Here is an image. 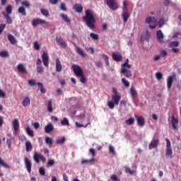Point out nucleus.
Here are the masks:
<instances>
[{
    "mask_svg": "<svg viewBox=\"0 0 181 181\" xmlns=\"http://www.w3.org/2000/svg\"><path fill=\"white\" fill-rule=\"evenodd\" d=\"M83 19L89 29H95V18H94L93 11L90 9L86 10Z\"/></svg>",
    "mask_w": 181,
    "mask_h": 181,
    "instance_id": "f257e3e1",
    "label": "nucleus"
},
{
    "mask_svg": "<svg viewBox=\"0 0 181 181\" xmlns=\"http://www.w3.org/2000/svg\"><path fill=\"white\" fill-rule=\"evenodd\" d=\"M119 102H121V94L117 91L113 92L111 100L107 102V107H108L110 110H114L115 106L119 105Z\"/></svg>",
    "mask_w": 181,
    "mask_h": 181,
    "instance_id": "f03ea898",
    "label": "nucleus"
},
{
    "mask_svg": "<svg viewBox=\"0 0 181 181\" xmlns=\"http://www.w3.org/2000/svg\"><path fill=\"white\" fill-rule=\"evenodd\" d=\"M131 69V64H129V59H127L125 62L123 63L121 66V74H124L127 78H130L132 77V72L131 70H128Z\"/></svg>",
    "mask_w": 181,
    "mask_h": 181,
    "instance_id": "7ed1b4c3",
    "label": "nucleus"
},
{
    "mask_svg": "<svg viewBox=\"0 0 181 181\" xmlns=\"http://www.w3.org/2000/svg\"><path fill=\"white\" fill-rule=\"evenodd\" d=\"M166 151H165V156L167 158H172V147H171V142L170 141L169 139H166Z\"/></svg>",
    "mask_w": 181,
    "mask_h": 181,
    "instance_id": "20e7f679",
    "label": "nucleus"
},
{
    "mask_svg": "<svg viewBox=\"0 0 181 181\" xmlns=\"http://www.w3.org/2000/svg\"><path fill=\"white\" fill-rule=\"evenodd\" d=\"M71 69L76 77H78V76H83V74H84L83 72V69L81 68V66L77 64H73Z\"/></svg>",
    "mask_w": 181,
    "mask_h": 181,
    "instance_id": "39448f33",
    "label": "nucleus"
},
{
    "mask_svg": "<svg viewBox=\"0 0 181 181\" xmlns=\"http://www.w3.org/2000/svg\"><path fill=\"white\" fill-rule=\"evenodd\" d=\"M106 4L111 11H117L118 9V3L115 0H106Z\"/></svg>",
    "mask_w": 181,
    "mask_h": 181,
    "instance_id": "423d86ee",
    "label": "nucleus"
},
{
    "mask_svg": "<svg viewBox=\"0 0 181 181\" xmlns=\"http://www.w3.org/2000/svg\"><path fill=\"white\" fill-rule=\"evenodd\" d=\"M46 23H47L46 21L39 18H34L32 21V26L33 28H37L39 25H46Z\"/></svg>",
    "mask_w": 181,
    "mask_h": 181,
    "instance_id": "0eeeda50",
    "label": "nucleus"
},
{
    "mask_svg": "<svg viewBox=\"0 0 181 181\" xmlns=\"http://www.w3.org/2000/svg\"><path fill=\"white\" fill-rule=\"evenodd\" d=\"M28 84L31 86H37L38 90H40V91H45V88H43V83L40 82L37 83L35 80L30 79L28 81Z\"/></svg>",
    "mask_w": 181,
    "mask_h": 181,
    "instance_id": "6e6552de",
    "label": "nucleus"
},
{
    "mask_svg": "<svg viewBox=\"0 0 181 181\" xmlns=\"http://www.w3.org/2000/svg\"><path fill=\"white\" fill-rule=\"evenodd\" d=\"M34 161L36 162L37 164H39L40 162H45V158L42 154H40L37 152H35L34 153Z\"/></svg>",
    "mask_w": 181,
    "mask_h": 181,
    "instance_id": "1a4fd4ad",
    "label": "nucleus"
},
{
    "mask_svg": "<svg viewBox=\"0 0 181 181\" xmlns=\"http://www.w3.org/2000/svg\"><path fill=\"white\" fill-rule=\"evenodd\" d=\"M41 57L44 66H45V67H49V54H47L46 52H44Z\"/></svg>",
    "mask_w": 181,
    "mask_h": 181,
    "instance_id": "9d476101",
    "label": "nucleus"
},
{
    "mask_svg": "<svg viewBox=\"0 0 181 181\" xmlns=\"http://www.w3.org/2000/svg\"><path fill=\"white\" fill-rule=\"evenodd\" d=\"M134 117L136 119V122L138 123L139 127H143L145 125V118L142 116L134 115Z\"/></svg>",
    "mask_w": 181,
    "mask_h": 181,
    "instance_id": "9b49d317",
    "label": "nucleus"
},
{
    "mask_svg": "<svg viewBox=\"0 0 181 181\" xmlns=\"http://www.w3.org/2000/svg\"><path fill=\"white\" fill-rule=\"evenodd\" d=\"M12 127H13V134L16 135L18 129L20 128V122L18 119H15L12 121Z\"/></svg>",
    "mask_w": 181,
    "mask_h": 181,
    "instance_id": "f8f14e48",
    "label": "nucleus"
},
{
    "mask_svg": "<svg viewBox=\"0 0 181 181\" xmlns=\"http://www.w3.org/2000/svg\"><path fill=\"white\" fill-rule=\"evenodd\" d=\"M24 164L25 165L26 171H28V173H30L32 164L30 160L28 157L24 158Z\"/></svg>",
    "mask_w": 181,
    "mask_h": 181,
    "instance_id": "ddd939ff",
    "label": "nucleus"
},
{
    "mask_svg": "<svg viewBox=\"0 0 181 181\" xmlns=\"http://www.w3.org/2000/svg\"><path fill=\"white\" fill-rule=\"evenodd\" d=\"M158 144H159V139H156L154 140H152V141L149 143L148 149L152 150L153 148H157Z\"/></svg>",
    "mask_w": 181,
    "mask_h": 181,
    "instance_id": "4468645a",
    "label": "nucleus"
},
{
    "mask_svg": "<svg viewBox=\"0 0 181 181\" xmlns=\"http://www.w3.org/2000/svg\"><path fill=\"white\" fill-rule=\"evenodd\" d=\"M171 124H172V129L175 130L178 129V119H175V116L171 117Z\"/></svg>",
    "mask_w": 181,
    "mask_h": 181,
    "instance_id": "2eb2a0df",
    "label": "nucleus"
},
{
    "mask_svg": "<svg viewBox=\"0 0 181 181\" xmlns=\"http://www.w3.org/2000/svg\"><path fill=\"white\" fill-rule=\"evenodd\" d=\"M56 42L59 46H61V47H67V44H66L63 38L57 37Z\"/></svg>",
    "mask_w": 181,
    "mask_h": 181,
    "instance_id": "dca6fc26",
    "label": "nucleus"
},
{
    "mask_svg": "<svg viewBox=\"0 0 181 181\" xmlns=\"http://www.w3.org/2000/svg\"><path fill=\"white\" fill-rule=\"evenodd\" d=\"M54 130V125H52V123H49L44 127V132L47 134H50Z\"/></svg>",
    "mask_w": 181,
    "mask_h": 181,
    "instance_id": "f3484780",
    "label": "nucleus"
},
{
    "mask_svg": "<svg viewBox=\"0 0 181 181\" xmlns=\"http://www.w3.org/2000/svg\"><path fill=\"white\" fill-rule=\"evenodd\" d=\"M112 57L115 62H121L122 60V55L118 52L113 53Z\"/></svg>",
    "mask_w": 181,
    "mask_h": 181,
    "instance_id": "a211bd4d",
    "label": "nucleus"
},
{
    "mask_svg": "<svg viewBox=\"0 0 181 181\" xmlns=\"http://www.w3.org/2000/svg\"><path fill=\"white\" fill-rule=\"evenodd\" d=\"M17 69L20 73H22L23 74H26V73H28V71H26V67H25L23 64H19L17 66Z\"/></svg>",
    "mask_w": 181,
    "mask_h": 181,
    "instance_id": "6ab92c4d",
    "label": "nucleus"
},
{
    "mask_svg": "<svg viewBox=\"0 0 181 181\" xmlns=\"http://www.w3.org/2000/svg\"><path fill=\"white\" fill-rule=\"evenodd\" d=\"M173 80H175L174 76H168L167 79V88L170 90L172 87V85L173 84Z\"/></svg>",
    "mask_w": 181,
    "mask_h": 181,
    "instance_id": "aec40b11",
    "label": "nucleus"
},
{
    "mask_svg": "<svg viewBox=\"0 0 181 181\" xmlns=\"http://www.w3.org/2000/svg\"><path fill=\"white\" fill-rule=\"evenodd\" d=\"M63 69V66H62V62H60V59L59 58L56 59V71L57 73H60Z\"/></svg>",
    "mask_w": 181,
    "mask_h": 181,
    "instance_id": "412c9836",
    "label": "nucleus"
},
{
    "mask_svg": "<svg viewBox=\"0 0 181 181\" xmlns=\"http://www.w3.org/2000/svg\"><path fill=\"white\" fill-rule=\"evenodd\" d=\"M76 52L78 53V54H79V56H81L82 57H86V56H87L86 52H84L80 47H76Z\"/></svg>",
    "mask_w": 181,
    "mask_h": 181,
    "instance_id": "4be33fe9",
    "label": "nucleus"
},
{
    "mask_svg": "<svg viewBox=\"0 0 181 181\" xmlns=\"http://www.w3.org/2000/svg\"><path fill=\"white\" fill-rule=\"evenodd\" d=\"M156 36L159 43H163V33H162V30L157 31Z\"/></svg>",
    "mask_w": 181,
    "mask_h": 181,
    "instance_id": "5701e85b",
    "label": "nucleus"
},
{
    "mask_svg": "<svg viewBox=\"0 0 181 181\" xmlns=\"http://www.w3.org/2000/svg\"><path fill=\"white\" fill-rule=\"evenodd\" d=\"M8 40H9L10 43L12 45H16L18 43V40H16V38L12 35V34H8Z\"/></svg>",
    "mask_w": 181,
    "mask_h": 181,
    "instance_id": "b1692460",
    "label": "nucleus"
},
{
    "mask_svg": "<svg viewBox=\"0 0 181 181\" xmlns=\"http://www.w3.org/2000/svg\"><path fill=\"white\" fill-rule=\"evenodd\" d=\"M73 8L76 10V12H78V13H81L83 12V6H81V4H76L74 5Z\"/></svg>",
    "mask_w": 181,
    "mask_h": 181,
    "instance_id": "393cba45",
    "label": "nucleus"
},
{
    "mask_svg": "<svg viewBox=\"0 0 181 181\" xmlns=\"http://www.w3.org/2000/svg\"><path fill=\"white\" fill-rule=\"evenodd\" d=\"M146 23H148V25H151V23H158V21H156V18H155V17H147L146 18Z\"/></svg>",
    "mask_w": 181,
    "mask_h": 181,
    "instance_id": "a878e982",
    "label": "nucleus"
},
{
    "mask_svg": "<svg viewBox=\"0 0 181 181\" xmlns=\"http://www.w3.org/2000/svg\"><path fill=\"white\" fill-rule=\"evenodd\" d=\"M2 13L6 19V23L11 25V23H12V18L9 16V14H6L5 12H3Z\"/></svg>",
    "mask_w": 181,
    "mask_h": 181,
    "instance_id": "bb28decb",
    "label": "nucleus"
},
{
    "mask_svg": "<svg viewBox=\"0 0 181 181\" xmlns=\"http://www.w3.org/2000/svg\"><path fill=\"white\" fill-rule=\"evenodd\" d=\"M131 16V14L129 13H122V18L123 19V22L126 23V22H128V19H129V17Z\"/></svg>",
    "mask_w": 181,
    "mask_h": 181,
    "instance_id": "cd10ccee",
    "label": "nucleus"
},
{
    "mask_svg": "<svg viewBox=\"0 0 181 181\" xmlns=\"http://www.w3.org/2000/svg\"><path fill=\"white\" fill-rule=\"evenodd\" d=\"M179 42L178 41H173L169 42L168 44V47H171L172 49L175 48V47H179Z\"/></svg>",
    "mask_w": 181,
    "mask_h": 181,
    "instance_id": "c85d7f7f",
    "label": "nucleus"
},
{
    "mask_svg": "<svg viewBox=\"0 0 181 181\" xmlns=\"http://www.w3.org/2000/svg\"><path fill=\"white\" fill-rule=\"evenodd\" d=\"M33 150V145L30 141L25 142V151L26 152H30Z\"/></svg>",
    "mask_w": 181,
    "mask_h": 181,
    "instance_id": "c756f323",
    "label": "nucleus"
},
{
    "mask_svg": "<svg viewBox=\"0 0 181 181\" xmlns=\"http://www.w3.org/2000/svg\"><path fill=\"white\" fill-rule=\"evenodd\" d=\"M23 107H28V105H30V99L28 97L24 98L22 102Z\"/></svg>",
    "mask_w": 181,
    "mask_h": 181,
    "instance_id": "7c9ffc66",
    "label": "nucleus"
},
{
    "mask_svg": "<svg viewBox=\"0 0 181 181\" xmlns=\"http://www.w3.org/2000/svg\"><path fill=\"white\" fill-rule=\"evenodd\" d=\"M0 165L3 166V168H5L6 169L11 168L9 164L5 163L4 160H3L2 158H0Z\"/></svg>",
    "mask_w": 181,
    "mask_h": 181,
    "instance_id": "2f4dec72",
    "label": "nucleus"
},
{
    "mask_svg": "<svg viewBox=\"0 0 181 181\" xmlns=\"http://www.w3.org/2000/svg\"><path fill=\"white\" fill-rule=\"evenodd\" d=\"M61 18H62L63 21H64V22L66 23H70L71 22V20L69 18V16L66 14L62 13Z\"/></svg>",
    "mask_w": 181,
    "mask_h": 181,
    "instance_id": "473e14b6",
    "label": "nucleus"
},
{
    "mask_svg": "<svg viewBox=\"0 0 181 181\" xmlns=\"http://www.w3.org/2000/svg\"><path fill=\"white\" fill-rule=\"evenodd\" d=\"M47 110L49 112V113H52L53 109H52V100L48 101V105H47Z\"/></svg>",
    "mask_w": 181,
    "mask_h": 181,
    "instance_id": "72a5a7b5",
    "label": "nucleus"
},
{
    "mask_svg": "<svg viewBox=\"0 0 181 181\" xmlns=\"http://www.w3.org/2000/svg\"><path fill=\"white\" fill-rule=\"evenodd\" d=\"M18 13H21L23 16H26V10L25 7L21 6L18 8Z\"/></svg>",
    "mask_w": 181,
    "mask_h": 181,
    "instance_id": "f704fd0d",
    "label": "nucleus"
},
{
    "mask_svg": "<svg viewBox=\"0 0 181 181\" xmlns=\"http://www.w3.org/2000/svg\"><path fill=\"white\" fill-rule=\"evenodd\" d=\"M25 132L30 137H34V132L30 129V127H26Z\"/></svg>",
    "mask_w": 181,
    "mask_h": 181,
    "instance_id": "c9c22d12",
    "label": "nucleus"
},
{
    "mask_svg": "<svg viewBox=\"0 0 181 181\" xmlns=\"http://www.w3.org/2000/svg\"><path fill=\"white\" fill-rule=\"evenodd\" d=\"M135 119L133 117L126 119L125 123L128 126L133 125L134 124Z\"/></svg>",
    "mask_w": 181,
    "mask_h": 181,
    "instance_id": "e433bc0d",
    "label": "nucleus"
},
{
    "mask_svg": "<svg viewBox=\"0 0 181 181\" xmlns=\"http://www.w3.org/2000/svg\"><path fill=\"white\" fill-rule=\"evenodd\" d=\"M45 144H48L49 147H52L53 141L52 139L50 137H45Z\"/></svg>",
    "mask_w": 181,
    "mask_h": 181,
    "instance_id": "4c0bfd02",
    "label": "nucleus"
},
{
    "mask_svg": "<svg viewBox=\"0 0 181 181\" xmlns=\"http://www.w3.org/2000/svg\"><path fill=\"white\" fill-rule=\"evenodd\" d=\"M40 12L42 13V15H43L44 16H45L46 18H47L48 16H49V11L47 9H45V8H41L40 9Z\"/></svg>",
    "mask_w": 181,
    "mask_h": 181,
    "instance_id": "58836bf2",
    "label": "nucleus"
},
{
    "mask_svg": "<svg viewBox=\"0 0 181 181\" xmlns=\"http://www.w3.org/2000/svg\"><path fill=\"white\" fill-rule=\"evenodd\" d=\"M95 161V158H92V159L90 160H82V161H81V165H85L86 163H90Z\"/></svg>",
    "mask_w": 181,
    "mask_h": 181,
    "instance_id": "ea45409f",
    "label": "nucleus"
},
{
    "mask_svg": "<svg viewBox=\"0 0 181 181\" xmlns=\"http://www.w3.org/2000/svg\"><path fill=\"white\" fill-rule=\"evenodd\" d=\"M64 142H66V138L64 137L56 140V144L60 146H62L64 144Z\"/></svg>",
    "mask_w": 181,
    "mask_h": 181,
    "instance_id": "a19ab883",
    "label": "nucleus"
},
{
    "mask_svg": "<svg viewBox=\"0 0 181 181\" xmlns=\"http://www.w3.org/2000/svg\"><path fill=\"white\" fill-rule=\"evenodd\" d=\"M166 23L164 18H160L158 21V28H163V25Z\"/></svg>",
    "mask_w": 181,
    "mask_h": 181,
    "instance_id": "79ce46f5",
    "label": "nucleus"
},
{
    "mask_svg": "<svg viewBox=\"0 0 181 181\" xmlns=\"http://www.w3.org/2000/svg\"><path fill=\"white\" fill-rule=\"evenodd\" d=\"M0 57H9V52L6 50L0 52Z\"/></svg>",
    "mask_w": 181,
    "mask_h": 181,
    "instance_id": "37998d69",
    "label": "nucleus"
},
{
    "mask_svg": "<svg viewBox=\"0 0 181 181\" xmlns=\"http://www.w3.org/2000/svg\"><path fill=\"white\" fill-rule=\"evenodd\" d=\"M61 124L63 126H69V121H68V119L64 117L62 120H61Z\"/></svg>",
    "mask_w": 181,
    "mask_h": 181,
    "instance_id": "c03bdc74",
    "label": "nucleus"
},
{
    "mask_svg": "<svg viewBox=\"0 0 181 181\" xmlns=\"http://www.w3.org/2000/svg\"><path fill=\"white\" fill-rule=\"evenodd\" d=\"M77 77L80 78L79 80H80L81 83H82L83 84H86L87 79H86V76H84V74H82V76H78Z\"/></svg>",
    "mask_w": 181,
    "mask_h": 181,
    "instance_id": "a18cd8bd",
    "label": "nucleus"
},
{
    "mask_svg": "<svg viewBox=\"0 0 181 181\" xmlns=\"http://www.w3.org/2000/svg\"><path fill=\"white\" fill-rule=\"evenodd\" d=\"M21 5H23V6H25V8H30V3H29L28 0L23 1L21 2Z\"/></svg>",
    "mask_w": 181,
    "mask_h": 181,
    "instance_id": "49530a36",
    "label": "nucleus"
},
{
    "mask_svg": "<svg viewBox=\"0 0 181 181\" xmlns=\"http://www.w3.org/2000/svg\"><path fill=\"white\" fill-rule=\"evenodd\" d=\"M90 36L91 37V39H93V40H98V39H100L99 37H98V35H97L94 33H91L90 34Z\"/></svg>",
    "mask_w": 181,
    "mask_h": 181,
    "instance_id": "de8ad7c7",
    "label": "nucleus"
},
{
    "mask_svg": "<svg viewBox=\"0 0 181 181\" xmlns=\"http://www.w3.org/2000/svg\"><path fill=\"white\" fill-rule=\"evenodd\" d=\"M101 56L104 59V60L106 63V66H110V62L108 61L109 57H107V55L103 54Z\"/></svg>",
    "mask_w": 181,
    "mask_h": 181,
    "instance_id": "09e8293b",
    "label": "nucleus"
},
{
    "mask_svg": "<svg viewBox=\"0 0 181 181\" xmlns=\"http://www.w3.org/2000/svg\"><path fill=\"white\" fill-rule=\"evenodd\" d=\"M6 12L7 13V15H11V13H12V6H7L6 8Z\"/></svg>",
    "mask_w": 181,
    "mask_h": 181,
    "instance_id": "8fccbe9b",
    "label": "nucleus"
},
{
    "mask_svg": "<svg viewBox=\"0 0 181 181\" xmlns=\"http://www.w3.org/2000/svg\"><path fill=\"white\" fill-rule=\"evenodd\" d=\"M54 165H55V160H48V162L47 163V166L52 167Z\"/></svg>",
    "mask_w": 181,
    "mask_h": 181,
    "instance_id": "3c124183",
    "label": "nucleus"
},
{
    "mask_svg": "<svg viewBox=\"0 0 181 181\" xmlns=\"http://www.w3.org/2000/svg\"><path fill=\"white\" fill-rule=\"evenodd\" d=\"M122 83L124 84V87H129V82L125 79V78H122Z\"/></svg>",
    "mask_w": 181,
    "mask_h": 181,
    "instance_id": "603ef678",
    "label": "nucleus"
},
{
    "mask_svg": "<svg viewBox=\"0 0 181 181\" xmlns=\"http://www.w3.org/2000/svg\"><path fill=\"white\" fill-rule=\"evenodd\" d=\"M156 77L157 78V80H162L163 77V74H162V72H157L156 74Z\"/></svg>",
    "mask_w": 181,
    "mask_h": 181,
    "instance_id": "864d4df0",
    "label": "nucleus"
},
{
    "mask_svg": "<svg viewBox=\"0 0 181 181\" xmlns=\"http://www.w3.org/2000/svg\"><path fill=\"white\" fill-rule=\"evenodd\" d=\"M38 173H40V175H41V176H45V168H40V169L38 170Z\"/></svg>",
    "mask_w": 181,
    "mask_h": 181,
    "instance_id": "5fc2aeb1",
    "label": "nucleus"
},
{
    "mask_svg": "<svg viewBox=\"0 0 181 181\" xmlns=\"http://www.w3.org/2000/svg\"><path fill=\"white\" fill-rule=\"evenodd\" d=\"M34 49L35 50H40V45L39 44V42H37V41H35L34 42Z\"/></svg>",
    "mask_w": 181,
    "mask_h": 181,
    "instance_id": "6e6d98bb",
    "label": "nucleus"
},
{
    "mask_svg": "<svg viewBox=\"0 0 181 181\" xmlns=\"http://www.w3.org/2000/svg\"><path fill=\"white\" fill-rule=\"evenodd\" d=\"M18 139H19V141H21L22 142H25L27 141V137L24 135H20L18 136Z\"/></svg>",
    "mask_w": 181,
    "mask_h": 181,
    "instance_id": "4d7b16f0",
    "label": "nucleus"
},
{
    "mask_svg": "<svg viewBox=\"0 0 181 181\" xmlns=\"http://www.w3.org/2000/svg\"><path fill=\"white\" fill-rule=\"evenodd\" d=\"M119 104H120V107H126L127 105V101L126 100H120L119 102Z\"/></svg>",
    "mask_w": 181,
    "mask_h": 181,
    "instance_id": "13d9d810",
    "label": "nucleus"
},
{
    "mask_svg": "<svg viewBox=\"0 0 181 181\" xmlns=\"http://www.w3.org/2000/svg\"><path fill=\"white\" fill-rule=\"evenodd\" d=\"M110 180H112V181H120V180L117 178V176L116 175H110Z\"/></svg>",
    "mask_w": 181,
    "mask_h": 181,
    "instance_id": "bf43d9fd",
    "label": "nucleus"
},
{
    "mask_svg": "<svg viewBox=\"0 0 181 181\" xmlns=\"http://www.w3.org/2000/svg\"><path fill=\"white\" fill-rule=\"evenodd\" d=\"M37 73H40V74H42V73H43V71H44L43 66H37Z\"/></svg>",
    "mask_w": 181,
    "mask_h": 181,
    "instance_id": "052dcab7",
    "label": "nucleus"
},
{
    "mask_svg": "<svg viewBox=\"0 0 181 181\" xmlns=\"http://www.w3.org/2000/svg\"><path fill=\"white\" fill-rule=\"evenodd\" d=\"M160 56H162V57H165V56H168V52H166V50H165V49H162L160 52Z\"/></svg>",
    "mask_w": 181,
    "mask_h": 181,
    "instance_id": "680f3d73",
    "label": "nucleus"
},
{
    "mask_svg": "<svg viewBox=\"0 0 181 181\" xmlns=\"http://www.w3.org/2000/svg\"><path fill=\"white\" fill-rule=\"evenodd\" d=\"M60 9L62 11H64V12H66L67 11V8H66V4L64 3H62L60 5Z\"/></svg>",
    "mask_w": 181,
    "mask_h": 181,
    "instance_id": "e2e57ef3",
    "label": "nucleus"
},
{
    "mask_svg": "<svg viewBox=\"0 0 181 181\" xmlns=\"http://www.w3.org/2000/svg\"><path fill=\"white\" fill-rule=\"evenodd\" d=\"M126 173H129V175H133L135 173V170H131L129 168H126Z\"/></svg>",
    "mask_w": 181,
    "mask_h": 181,
    "instance_id": "0e129e2a",
    "label": "nucleus"
},
{
    "mask_svg": "<svg viewBox=\"0 0 181 181\" xmlns=\"http://www.w3.org/2000/svg\"><path fill=\"white\" fill-rule=\"evenodd\" d=\"M6 28V25L5 24H1L0 25V35L4 32V30Z\"/></svg>",
    "mask_w": 181,
    "mask_h": 181,
    "instance_id": "69168bd1",
    "label": "nucleus"
},
{
    "mask_svg": "<svg viewBox=\"0 0 181 181\" xmlns=\"http://www.w3.org/2000/svg\"><path fill=\"white\" fill-rule=\"evenodd\" d=\"M109 152L112 153V154H115V151L114 150V147L112 146H109Z\"/></svg>",
    "mask_w": 181,
    "mask_h": 181,
    "instance_id": "338daca9",
    "label": "nucleus"
},
{
    "mask_svg": "<svg viewBox=\"0 0 181 181\" xmlns=\"http://www.w3.org/2000/svg\"><path fill=\"white\" fill-rule=\"evenodd\" d=\"M89 153L92 154L93 157H95V150L94 148L89 149Z\"/></svg>",
    "mask_w": 181,
    "mask_h": 181,
    "instance_id": "774afa93",
    "label": "nucleus"
}]
</instances>
